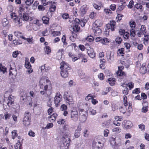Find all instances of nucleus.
Segmentation results:
<instances>
[{
    "label": "nucleus",
    "mask_w": 149,
    "mask_h": 149,
    "mask_svg": "<svg viewBox=\"0 0 149 149\" xmlns=\"http://www.w3.org/2000/svg\"><path fill=\"white\" fill-rule=\"evenodd\" d=\"M92 29L95 35L96 36H99L101 33V30L99 27H93Z\"/></svg>",
    "instance_id": "obj_14"
},
{
    "label": "nucleus",
    "mask_w": 149,
    "mask_h": 149,
    "mask_svg": "<svg viewBox=\"0 0 149 149\" xmlns=\"http://www.w3.org/2000/svg\"><path fill=\"white\" fill-rule=\"evenodd\" d=\"M93 97H94L91 95V94H89L86 97L85 99L87 100H89L90 99H91Z\"/></svg>",
    "instance_id": "obj_60"
},
{
    "label": "nucleus",
    "mask_w": 149,
    "mask_h": 149,
    "mask_svg": "<svg viewBox=\"0 0 149 149\" xmlns=\"http://www.w3.org/2000/svg\"><path fill=\"white\" fill-rule=\"evenodd\" d=\"M116 24V22L113 20H111L110 23L106 25V27L108 29H110L111 31H114L115 26Z\"/></svg>",
    "instance_id": "obj_8"
},
{
    "label": "nucleus",
    "mask_w": 149,
    "mask_h": 149,
    "mask_svg": "<svg viewBox=\"0 0 149 149\" xmlns=\"http://www.w3.org/2000/svg\"><path fill=\"white\" fill-rule=\"evenodd\" d=\"M129 90L126 87L125 89L123 90V93L125 95H127L128 94Z\"/></svg>",
    "instance_id": "obj_59"
},
{
    "label": "nucleus",
    "mask_w": 149,
    "mask_h": 149,
    "mask_svg": "<svg viewBox=\"0 0 149 149\" xmlns=\"http://www.w3.org/2000/svg\"><path fill=\"white\" fill-rule=\"evenodd\" d=\"M61 97H54V103L56 107H58V103L61 101Z\"/></svg>",
    "instance_id": "obj_27"
},
{
    "label": "nucleus",
    "mask_w": 149,
    "mask_h": 149,
    "mask_svg": "<svg viewBox=\"0 0 149 149\" xmlns=\"http://www.w3.org/2000/svg\"><path fill=\"white\" fill-rule=\"evenodd\" d=\"M13 43L15 45H21L22 44V42L19 39H18L17 40H13Z\"/></svg>",
    "instance_id": "obj_39"
},
{
    "label": "nucleus",
    "mask_w": 149,
    "mask_h": 149,
    "mask_svg": "<svg viewBox=\"0 0 149 149\" xmlns=\"http://www.w3.org/2000/svg\"><path fill=\"white\" fill-rule=\"evenodd\" d=\"M9 23V21L7 19L5 18H4L2 20V24L3 26H6Z\"/></svg>",
    "instance_id": "obj_29"
},
{
    "label": "nucleus",
    "mask_w": 149,
    "mask_h": 149,
    "mask_svg": "<svg viewBox=\"0 0 149 149\" xmlns=\"http://www.w3.org/2000/svg\"><path fill=\"white\" fill-rule=\"evenodd\" d=\"M116 80L115 78H110L108 79V81L111 86H113L115 84Z\"/></svg>",
    "instance_id": "obj_26"
},
{
    "label": "nucleus",
    "mask_w": 149,
    "mask_h": 149,
    "mask_svg": "<svg viewBox=\"0 0 149 149\" xmlns=\"http://www.w3.org/2000/svg\"><path fill=\"white\" fill-rule=\"evenodd\" d=\"M87 116L85 114H83L80 118L82 122H84L87 119Z\"/></svg>",
    "instance_id": "obj_38"
},
{
    "label": "nucleus",
    "mask_w": 149,
    "mask_h": 149,
    "mask_svg": "<svg viewBox=\"0 0 149 149\" xmlns=\"http://www.w3.org/2000/svg\"><path fill=\"white\" fill-rule=\"evenodd\" d=\"M95 40L96 42H100L101 43L104 45H106V43L109 42L107 38H104L102 39V38L100 37L96 38Z\"/></svg>",
    "instance_id": "obj_9"
},
{
    "label": "nucleus",
    "mask_w": 149,
    "mask_h": 149,
    "mask_svg": "<svg viewBox=\"0 0 149 149\" xmlns=\"http://www.w3.org/2000/svg\"><path fill=\"white\" fill-rule=\"evenodd\" d=\"M43 81V79H41L39 81L40 88V89H43L44 88V89L43 90L46 91L48 89V85H46L44 86L43 84L42 83Z\"/></svg>",
    "instance_id": "obj_22"
},
{
    "label": "nucleus",
    "mask_w": 149,
    "mask_h": 149,
    "mask_svg": "<svg viewBox=\"0 0 149 149\" xmlns=\"http://www.w3.org/2000/svg\"><path fill=\"white\" fill-rule=\"evenodd\" d=\"M33 0H27L25 1V3L27 5L30 6L33 3Z\"/></svg>",
    "instance_id": "obj_49"
},
{
    "label": "nucleus",
    "mask_w": 149,
    "mask_h": 149,
    "mask_svg": "<svg viewBox=\"0 0 149 149\" xmlns=\"http://www.w3.org/2000/svg\"><path fill=\"white\" fill-rule=\"evenodd\" d=\"M42 20L44 24H47L49 23V19L47 17L44 16L42 17Z\"/></svg>",
    "instance_id": "obj_31"
},
{
    "label": "nucleus",
    "mask_w": 149,
    "mask_h": 149,
    "mask_svg": "<svg viewBox=\"0 0 149 149\" xmlns=\"http://www.w3.org/2000/svg\"><path fill=\"white\" fill-rule=\"evenodd\" d=\"M25 9L23 8L20 7L19 8V10L18 11V13L19 15L18 16H20V15H23L25 13Z\"/></svg>",
    "instance_id": "obj_35"
},
{
    "label": "nucleus",
    "mask_w": 149,
    "mask_h": 149,
    "mask_svg": "<svg viewBox=\"0 0 149 149\" xmlns=\"http://www.w3.org/2000/svg\"><path fill=\"white\" fill-rule=\"evenodd\" d=\"M19 17L21 18V19L23 21H27L29 19V16L28 14L25 13L23 15H20Z\"/></svg>",
    "instance_id": "obj_21"
},
{
    "label": "nucleus",
    "mask_w": 149,
    "mask_h": 149,
    "mask_svg": "<svg viewBox=\"0 0 149 149\" xmlns=\"http://www.w3.org/2000/svg\"><path fill=\"white\" fill-rule=\"evenodd\" d=\"M127 85L129 87V88L131 89L134 87V83L132 82H130L128 83Z\"/></svg>",
    "instance_id": "obj_56"
},
{
    "label": "nucleus",
    "mask_w": 149,
    "mask_h": 149,
    "mask_svg": "<svg viewBox=\"0 0 149 149\" xmlns=\"http://www.w3.org/2000/svg\"><path fill=\"white\" fill-rule=\"evenodd\" d=\"M88 9V8L86 5H84L81 7L80 10L81 15H84L85 14Z\"/></svg>",
    "instance_id": "obj_15"
},
{
    "label": "nucleus",
    "mask_w": 149,
    "mask_h": 149,
    "mask_svg": "<svg viewBox=\"0 0 149 149\" xmlns=\"http://www.w3.org/2000/svg\"><path fill=\"white\" fill-rule=\"evenodd\" d=\"M123 102L124 104V106L126 107L128 105L127 101V98L126 96L125 95H124L123 96Z\"/></svg>",
    "instance_id": "obj_42"
},
{
    "label": "nucleus",
    "mask_w": 149,
    "mask_h": 149,
    "mask_svg": "<svg viewBox=\"0 0 149 149\" xmlns=\"http://www.w3.org/2000/svg\"><path fill=\"white\" fill-rule=\"evenodd\" d=\"M117 143L115 144L112 145V147L113 149H118L119 147L121 145V140L120 139L118 138V139L117 140Z\"/></svg>",
    "instance_id": "obj_20"
},
{
    "label": "nucleus",
    "mask_w": 149,
    "mask_h": 149,
    "mask_svg": "<svg viewBox=\"0 0 149 149\" xmlns=\"http://www.w3.org/2000/svg\"><path fill=\"white\" fill-rule=\"evenodd\" d=\"M63 98L67 104L70 105L72 104L73 98L72 95L70 92L65 91L63 95Z\"/></svg>",
    "instance_id": "obj_4"
},
{
    "label": "nucleus",
    "mask_w": 149,
    "mask_h": 149,
    "mask_svg": "<svg viewBox=\"0 0 149 149\" xmlns=\"http://www.w3.org/2000/svg\"><path fill=\"white\" fill-rule=\"evenodd\" d=\"M61 66L60 68L61 70L60 72L61 76L63 78H66L68 77L69 72L71 70V68L68 65L63 61L61 63Z\"/></svg>",
    "instance_id": "obj_1"
},
{
    "label": "nucleus",
    "mask_w": 149,
    "mask_h": 149,
    "mask_svg": "<svg viewBox=\"0 0 149 149\" xmlns=\"http://www.w3.org/2000/svg\"><path fill=\"white\" fill-rule=\"evenodd\" d=\"M25 66L26 68L28 69L26 72H28L29 74L31 73L33 71V70L31 68V65L30 64L29 62L26 59L25 60Z\"/></svg>",
    "instance_id": "obj_11"
},
{
    "label": "nucleus",
    "mask_w": 149,
    "mask_h": 149,
    "mask_svg": "<svg viewBox=\"0 0 149 149\" xmlns=\"http://www.w3.org/2000/svg\"><path fill=\"white\" fill-rule=\"evenodd\" d=\"M45 48L46 49L45 51L47 54H48L51 52V49L49 47L47 46H46Z\"/></svg>",
    "instance_id": "obj_47"
},
{
    "label": "nucleus",
    "mask_w": 149,
    "mask_h": 149,
    "mask_svg": "<svg viewBox=\"0 0 149 149\" xmlns=\"http://www.w3.org/2000/svg\"><path fill=\"white\" fill-rule=\"evenodd\" d=\"M71 118L74 121H77L79 118V115L76 109L73 108L71 113Z\"/></svg>",
    "instance_id": "obj_6"
},
{
    "label": "nucleus",
    "mask_w": 149,
    "mask_h": 149,
    "mask_svg": "<svg viewBox=\"0 0 149 149\" xmlns=\"http://www.w3.org/2000/svg\"><path fill=\"white\" fill-rule=\"evenodd\" d=\"M127 109L126 107H122L121 106L120 108V111L121 113H122L123 114L125 113Z\"/></svg>",
    "instance_id": "obj_34"
},
{
    "label": "nucleus",
    "mask_w": 149,
    "mask_h": 149,
    "mask_svg": "<svg viewBox=\"0 0 149 149\" xmlns=\"http://www.w3.org/2000/svg\"><path fill=\"white\" fill-rule=\"evenodd\" d=\"M66 39L65 36L64 35L63 36L62 38V40L64 44L65 45H66L67 44V42H66Z\"/></svg>",
    "instance_id": "obj_58"
},
{
    "label": "nucleus",
    "mask_w": 149,
    "mask_h": 149,
    "mask_svg": "<svg viewBox=\"0 0 149 149\" xmlns=\"http://www.w3.org/2000/svg\"><path fill=\"white\" fill-rule=\"evenodd\" d=\"M65 127L61 130V134L62 136L63 141L66 143V146H67V144L69 145V143L70 141V139L69 136V131L68 130H66L65 129Z\"/></svg>",
    "instance_id": "obj_3"
},
{
    "label": "nucleus",
    "mask_w": 149,
    "mask_h": 149,
    "mask_svg": "<svg viewBox=\"0 0 149 149\" xmlns=\"http://www.w3.org/2000/svg\"><path fill=\"white\" fill-rule=\"evenodd\" d=\"M63 52L64 50L63 49L58 50L56 54L57 58L58 59L60 60L61 58Z\"/></svg>",
    "instance_id": "obj_18"
},
{
    "label": "nucleus",
    "mask_w": 149,
    "mask_h": 149,
    "mask_svg": "<svg viewBox=\"0 0 149 149\" xmlns=\"http://www.w3.org/2000/svg\"><path fill=\"white\" fill-rule=\"evenodd\" d=\"M87 52L88 54L91 58H93L95 57V53L94 52L93 49L90 48L89 49H88Z\"/></svg>",
    "instance_id": "obj_19"
},
{
    "label": "nucleus",
    "mask_w": 149,
    "mask_h": 149,
    "mask_svg": "<svg viewBox=\"0 0 149 149\" xmlns=\"http://www.w3.org/2000/svg\"><path fill=\"white\" fill-rule=\"evenodd\" d=\"M118 70L116 72L117 75L120 77L125 75V72L122 70H123L124 68L123 66L118 67Z\"/></svg>",
    "instance_id": "obj_17"
},
{
    "label": "nucleus",
    "mask_w": 149,
    "mask_h": 149,
    "mask_svg": "<svg viewBox=\"0 0 149 149\" xmlns=\"http://www.w3.org/2000/svg\"><path fill=\"white\" fill-rule=\"evenodd\" d=\"M6 93H5L4 96V102H6L8 106L10 107L13 104H14V96L11 95H9L8 97H7Z\"/></svg>",
    "instance_id": "obj_5"
},
{
    "label": "nucleus",
    "mask_w": 149,
    "mask_h": 149,
    "mask_svg": "<svg viewBox=\"0 0 149 149\" xmlns=\"http://www.w3.org/2000/svg\"><path fill=\"white\" fill-rule=\"evenodd\" d=\"M130 26L132 28H134L136 27V23L133 21H132L129 22Z\"/></svg>",
    "instance_id": "obj_44"
},
{
    "label": "nucleus",
    "mask_w": 149,
    "mask_h": 149,
    "mask_svg": "<svg viewBox=\"0 0 149 149\" xmlns=\"http://www.w3.org/2000/svg\"><path fill=\"white\" fill-rule=\"evenodd\" d=\"M57 115L56 113H54L52 115L49 117V118H51V120L54 121H55L57 117Z\"/></svg>",
    "instance_id": "obj_37"
},
{
    "label": "nucleus",
    "mask_w": 149,
    "mask_h": 149,
    "mask_svg": "<svg viewBox=\"0 0 149 149\" xmlns=\"http://www.w3.org/2000/svg\"><path fill=\"white\" fill-rule=\"evenodd\" d=\"M67 109V106L65 104H63L61 107V109L62 111H65Z\"/></svg>",
    "instance_id": "obj_48"
},
{
    "label": "nucleus",
    "mask_w": 149,
    "mask_h": 149,
    "mask_svg": "<svg viewBox=\"0 0 149 149\" xmlns=\"http://www.w3.org/2000/svg\"><path fill=\"white\" fill-rule=\"evenodd\" d=\"M62 17L63 18L65 19H67L69 18V16L68 14L67 13H65L62 15Z\"/></svg>",
    "instance_id": "obj_63"
},
{
    "label": "nucleus",
    "mask_w": 149,
    "mask_h": 149,
    "mask_svg": "<svg viewBox=\"0 0 149 149\" xmlns=\"http://www.w3.org/2000/svg\"><path fill=\"white\" fill-rule=\"evenodd\" d=\"M146 29V28L145 27V26L144 25H142L141 26V28L140 29V31H141L143 33H146V32H145Z\"/></svg>",
    "instance_id": "obj_52"
},
{
    "label": "nucleus",
    "mask_w": 149,
    "mask_h": 149,
    "mask_svg": "<svg viewBox=\"0 0 149 149\" xmlns=\"http://www.w3.org/2000/svg\"><path fill=\"white\" fill-rule=\"evenodd\" d=\"M112 131L114 132H120L121 129L119 127H116L112 129Z\"/></svg>",
    "instance_id": "obj_43"
},
{
    "label": "nucleus",
    "mask_w": 149,
    "mask_h": 149,
    "mask_svg": "<svg viewBox=\"0 0 149 149\" xmlns=\"http://www.w3.org/2000/svg\"><path fill=\"white\" fill-rule=\"evenodd\" d=\"M122 40L121 38L120 37H117L116 40V42L118 44H120L121 43Z\"/></svg>",
    "instance_id": "obj_54"
},
{
    "label": "nucleus",
    "mask_w": 149,
    "mask_h": 149,
    "mask_svg": "<svg viewBox=\"0 0 149 149\" xmlns=\"http://www.w3.org/2000/svg\"><path fill=\"white\" fill-rule=\"evenodd\" d=\"M117 139L116 140V137L115 135H113L110 138V143L111 145H113L117 143Z\"/></svg>",
    "instance_id": "obj_24"
},
{
    "label": "nucleus",
    "mask_w": 149,
    "mask_h": 149,
    "mask_svg": "<svg viewBox=\"0 0 149 149\" xmlns=\"http://www.w3.org/2000/svg\"><path fill=\"white\" fill-rule=\"evenodd\" d=\"M93 6L95 9L97 10H99L101 8L100 4L97 3H94Z\"/></svg>",
    "instance_id": "obj_33"
},
{
    "label": "nucleus",
    "mask_w": 149,
    "mask_h": 149,
    "mask_svg": "<svg viewBox=\"0 0 149 149\" xmlns=\"http://www.w3.org/2000/svg\"><path fill=\"white\" fill-rule=\"evenodd\" d=\"M86 22V20H84L83 21L81 22L80 20L77 18H75V20L72 21V26H73L72 29L73 30V32H72V34L74 33L75 35L76 36L77 34H75V32H78L80 29V27L79 26L78 24L79 23H83V26L85 25V24Z\"/></svg>",
    "instance_id": "obj_2"
},
{
    "label": "nucleus",
    "mask_w": 149,
    "mask_h": 149,
    "mask_svg": "<svg viewBox=\"0 0 149 149\" xmlns=\"http://www.w3.org/2000/svg\"><path fill=\"white\" fill-rule=\"evenodd\" d=\"M107 58L108 62L109 63H111L114 60V56L113 54H112L110 52H108L107 53Z\"/></svg>",
    "instance_id": "obj_10"
},
{
    "label": "nucleus",
    "mask_w": 149,
    "mask_h": 149,
    "mask_svg": "<svg viewBox=\"0 0 149 149\" xmlns=\"http://www.w3.org/2000/svg\"><path fill=\"white\" fill-rule=\"evenodd\" d=\"M53 126V124L52 123H49L47 124L46 126L45 127V129H49L52 127Z\"/></svg>",
    "instance_id": "obj_57"
},
{
    "label": "nucleus",
    "mask_w": 149,
    "mask_h": 149,
    "mask_svg": "<svg viewBox=\"0 0 149 149\" xmlns=\"http://www.w3.org/2000/svg\"><path fill=\"white\" fill-rule=\"evenodd\" d=\"M19 54V52L17 51H15L13 52L12 56L13 57L16 58Z\"/></svg>",
    "instance_id": "obj_50"
},
{
    "label": "nucleus",
    "mask_w": 149,
    "mask_h": 149,
    "mask_svg": "<svg viewBox=\"0 0 149 149\" xmlns=\"http://www.w3.org/2000/svg\"><path fill=\"white\" fill-rule=\"evenodd\" d=\"M99 78L101 80H103L104 78V76L102 73H100L98 76Z\"/></svg>",
    "instance_id": "obj_62"
},
{
    "label": "nucleus",
    "mask_w": 149,
    "mask_h": 149,
    "mask_svg": "<svg viewBox=\"0 0 149 149\" xmlns=\"http://www.w3.org/2000/svg\"><path fill=\"white\" fill-rule=\"evenodd\" d=\"M145 38H144V40L145 41L144 43H146L147 44L148 43V41L149 40V36L146 35L145 36Z\"/></svg>",
    "instance_id": "obj_64"
},
{
    "label": "nucleus",
    "mask_w": 149,
    "mask_h": 149,
    "mask_svg": "<svg viewBox=\"0 0 149 149\" xmlns=\"http://www.w3.org/2000/svg\"><path fill=\"white\" fill-rule=\"evenodd\" d=\"M42 24L40 23L34 24L33 26V29L35 31H37L39 29L40 26Z\"/></svg>",
    "instance_id": "obj_32"
},
{
    "label": "nucleus",
    "mask_w": 149,
    "mask_h": 149,
    "mask_svg": "<svg viewBox=\"0 0 149 149\" xmlns=\"http://www.w3.org/2000/svg\"><path fill=\"white\" fill-rule=\"evenodd\" d=\"M17 72L15 68V64L14 63L11 62L10 63V69L9 74L10 75H15Z\"/></svg>",
    "instance_id": "obj_7"
},
{
    "label": "nucleus",
    "mask_w": 149,
    "mask_h": 149,
    "mask_svg": "<svg viewBox=\"0 0 149 149\" xmlns=\"http://www.w3.org/2000/svg\"><path fill=\"white\" fill-rule=\"evenodd\" d=\"M65 122V121L64 119H60L57 123L59 124H64Z\"/></svg>",
    "instance_id": "obj_55"
},
{
    "label": "nucleus",
    "mask_w": 149,
    "mask_h": 149,
    "mask_svg": "<svg viewBox=\"0 0 149 149\" xmlns=\"http://www.w3.org/2000/svg\"><path fill=\"white\" fill-rule=\"evenodd\" d=\"M74 136L75 138H78L80 136V132L78 130H75Z\"/></svg>",
    "instance_id": "obj_51"
},
{
    "label": "nucleus",
    "mask_w": 149,
    "mask_h": 149,
    "mask_svg": "<svg viewBox=\"0 0 149 149\" xmlns=\"http://www.w3.org/2000/svg\"><path fill=\"white\" fill-rule=\"evenodd\" d=\"M134 2L132 0L129 3L127 7L129 8H132L134 5Z\"/></svg>",
    "instance_id": "obj_45"
},
{
    "label": "nucleus",
    "mask_w": 149,
    "mask_h": 149,
    "mask_svg": "<svg viewBox=\"0 0 149 149\" xmlns=\"http://www.w3.org/2000/svg\"><path fill=\"white\" fill-rule=\"evenodd\" d=\"M143 6L140 3H137L134 6V7L137 9H141L142 8Z\"/></svg>",
    "instance_id": "obj_46"
},
{
    "label": "nucleus",
    "mask_w": 149,
    "mask_h": 149,
    "mask_svg": "<svg viewBox=\"0 0 149 149\" xmlns=\"http://www.w3.org/2000/svg\"><path fill=\"white\" fill-rule=\"evenodd\" d=\"M31 113L29 112H25L24 115L23 119H31Z\"/></svg>",
    "instance_id": "obj_30"
},
{
    "label": "nucleus",
    "mask_w": 149,
    "mask_h": 149,
    "mask_svg": "<svg viewBox=\"0 0 149 149\" xmlns=\"http://www.w3.org/2000/svg\"><path fill=\"white\" fill-rule=\"evenodd\" d=\"M102 25V23L101 22L100 20H96L93 24V27H99L101 26Z\"/></svg>",
    "instance_id": "obj_23"
},
{
    "label": "nucleus",
    "mask_w": 149,
    "mask_h": 149,
    "mask_svg": "<svg viewBox=\"0 0 149 149\" xmlns=\"http://www.w3.org/2000/svg\"><path fill=\"white\" fill-rule=\"evenodd\" d=\"M14 34L15 36L18 37H19L20 35L22 34V33L21 32H20L19 31H15L14 33Z\"/></svg>",
    "instance_id": "obj_53"
},
{
    "label": "nucleus",
    "mask_w": 149,
    "mask_h": 149,
    "mask_svg": "<svg viewBox=\"0 0 149 149\" xmlns=\"http://www.w3.org/2000/svg\"><path fill=\"white\" fill-rule=\"evenodd\" d=\"M0 70L3 73L6 72V68L4 66H3L1 63H0Z\"/></svg>",
    "instance_id": "obj_41"
},
{
    "label": "nucleus",
    "mask_w": 149,
    "mask_h": 149,
    "mask_svg": "<svg viewBox=\"0 0 149 149\" xmlns=\"http://www.w3.org/2000/svg\"><path fill=\"white\" fill-rule=\"evenodd\" d=\"M148 111V107H143L142 108L141 111L143 113H146Z\"/></svg>",
    "instance_id": "obj_61"
},
{
    "label": "nucleus",
    "mask_w": 149,
    "mask_h": 149,
    "mask_svg": "<svg viewBox=\"0 0 149 149\" xmlns=\"http://www.w3.org/2000/svg\"><path fill=\"white\" fill-rule=\"evenodd\" d=\"M123 124L124 125V127L126 129H128L132 126V122L129 120H124Z\"/></svg>",
    "instance_id": "obj_16"
},
{
    "label": "nucleus",
    "mask_w": 149,
    "mask_h": 149,
    "mask_svg": "<svg viewBox=\"0 0 149 149\" xmlns=\"http://www.w3.org/2000/svg\"><path fill=\"white\" fill-rule=\"evenodd\" d=\"M14 20L16 25L18 27H20L22 25V20L20 18L19 16H18L17 17L14 18Z\"/></svg>",
    "instance_id": "obj_12"
},
{
    "label": "nucleus",
    "mask_w": 149,
    "mask_h": 149,
    "mask_svg": "<svg viewBox=\"0 0 149 149\" xmlns=\"http://www.w3.org/2000/svg\"><path fill=\"white\" fill-rule=\"evenodd\" d=\"M23 123L25 127H28L30 124L31 119L23 118Z\"/></svg>",
    "instance_id": "obj_25"
},
{
    "label": "nucleus",
    "mask_w": 149,
    "mask_h": 149,
    "mask_svg": "<svg viewBox=\"0 0 149 149\" xmlns=\"http://www.w3.org/2000/svg\"><path fill=\"white\" fill-rule=\"evenodd\" d=\"M126 6V5L125 4V3L119 4L116 9V12L118 13H120Z\"/></svg>",
    "instance_id": "obj_13"
},
{
    "label": "nucleus",
    "mask_w": 149,
    "mask_h": 149,
    "mask_svg": "<svg viewBox=\"0 0 149 149\" xmlns=\"http://www.w3.org/2000/svg\"><path fill=\"white\" fill-rule=\"evenodd\" d=\"M50 3H51V4H52V6H51V7L49 8V10L51 12H54V11L56 9V6L54 5H53L52 3L54 4L55 2H49Z\"/></svg>",
    "instance_id": "obj_28"
},
{
    "label": "nucleus",
    "mask_w": 149,
    "mask_h": 149,
    "mask_svg": "<svg viewBox=\"0 0 149 149\" xmlns=\"http://www.w3.org/2000/svg\"><path fill=\"white\" fill-rule=\"evenodd\" d=\"M140 89L139 88H136L132 91V93L133 94H137L140 93Z\"/></svg>",
    "instance_id": "obj_36"
},
{
    "label": "nucleus",
    "mask_w": 149,
    "mask_h": 149,
    "mask_svg": "<svg viewBox=\"0 0 149 149\" xmlns=\"http://www.w3.org/2000/svg\"><path fill=\"white\" fill-rule=\"evenodd\" d=\"M17 136V134L15 130H14L12 132V138L14 139Z\"/></svg>",
    "instance_id": "obj_40"
}]
</instances>
